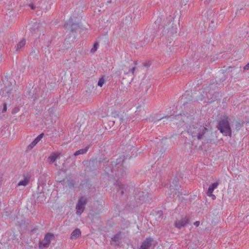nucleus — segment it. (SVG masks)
Here are the masks:
<instances>
[{"instance_id": "1", "label": "nucleus", "mask_w": 249, "mask_h": 249, "mask_svg": "<svg viewBox=\"0 0 249 249\" xmlns=\"http://www.w3.org/2000/svg\"><path fill=\"white\" fill-rule=\"evenodd\" d=\"M181 110L179 114L177 115L178 119L180 116L182 117V122L186 123H191L195 120V116L196 113L195 107L191 102H184L181 107Z\"/></svg>"}, {"instance_id": "2", "label": "nucleus", "mask_w": 249, "mask_h": 249, "mask_svg": "<svg viewBox=\"0 0 249 249\" xmlns=\"http://www.w3.org/2000/svg\"><path fill=\"white\" fill-rule=\"evenodd\" d=\"M167 21L164 27V32L169 37L177 36L180 29L179 20L173 16H169L167 18Z\"/></svg>"}, {"instance_id": "3", "label": "nucleus", "mask_w": 249, "mask_h": 249, "mask_svg": "<svg viewBox=\"0 0 249 249\" xmlns=\"http://www.w3.org/2000/svg\"><path fill=\"white\" fill-rule=\"evenodd\" d=\"M209 132L208 128L198 123L190 125L187 128L188 133L198 140L205 138Z\"/></svg>"}, {"instance_id": "4", "label": "nucleus", "mask_w": 249, "mask_h": 249, "mask_svg": "<svg viewBox=\"0 0 249 249\" xmlns=\"http://www.w3.org/2000/svg\"><path fill=\"white\" fill-rule=\"evenodd\" d=\"M230 118L227 115H223L218 122L217 128L224 136H231V129L230 125Z\"/></svg>"}, {"instance_id": "5", "label": "nucleus", "mask_w": 249, "mask_h": 249, "mask_svg": "<svg viewBox=\"0 0 249 249\" xmlns=\"http://www.w3.org/2000/svg\"><path fill=\"white\" fill-rule=\"evenodd\" d=\"M124 160V156L123 158L120 157V158L116 159V161H111V166L115 167L111 170L112 176H114V173L116 177H123L125 175V171L122 167Z\"/></svg>"}, {"instance_id": "6", "label": "nucleus", "mask_w": 249, "mask_h": 249, "mask_svg": "<svg viewBox=\"0 0 249 249\" xmlns=\"http://www.w3.org/2000/svg\"><path fill=\"white\" fill-rule=\"evenodd\" d=\"M224 69L222 70V73L224 74V76L221 78H219L217 82L223 83L225 82L227 79V75L228 74L232 78L233 75L239 74L241 71V66H234L233 67L229 66L226 67L224 66Z\"/></svg>"}, {"instance_id": "7", "label": "nucleus", "mask_w": 249, "mask_h": 249, "mask_svg": "<svg viewBox=\"0 0 249 249\" xmlns=\"http://www.w3.org/2000/svg\"><path fill=\"white\" fill-rule=\"evenodd\" d=\"M137 62L136 61H133L132 60L127 61L125 64L122 65L120 68V71H115V73L118 75L121 73H123L124 74H127L129 73L134 74L136 69V65Z\"/></svg>"}, {"instance_id": "8", "label": "nucleus", "mask_w": 249, "mask_h": 249, "mask_svg": "<svg viewBox=\"0 0 249 249\" xmlns=\"http://www.w3.org/2000/svg\"><path fill=\"white\" fill-rule=\"evenodd\" d=\"M87 202L88 199L86 196H82L79 198L76 206L77 214H80L84 212Z\"/></svg>"}, {"instance_id": "9", "label": "nucleus", "mask_w": 249, "mask_h": 249, "mask_svg": "<svg viewBox=\"0 0 249 249\" xmlns=\"http://www.w3.org/2000/svg\"><path fill=\"white\" fill-rule=\"evenodd\" d=\"M124 121V119L122 115H120L116 112H112L111 116L109 118V122L111 123L112 126H113L115 124H121Z\"/></svg>"}, {"instance_id": "10", "label": "nucleus", "mask_w": 249, "mask_h": 249, "mask_svg": "<svg viewBox=\"0 0 249 249\" xmlns=\"http://www.w3.org/2000/svg\"><path fill=\"white\" fill-rule=\"evenodd\" d=\"M46 24L41 22H36L34 24L31 28V30L33 33L39 34L40 35L41 33L43 31L45 27Z\"/></svg>"}, {"instance_id": "11", "label": "nucleus", "mask_w": 249, "mask_h": 249, "mask_svg": "<svg viewBox=\"0 0 249 249\" xmlns=\"http://www.w3.org/2000/svg\"><path fill=\"white\" fill-rule=\"evenodd\" d=\"M54 238V236L53 233H47L45 235L42 242H40L39 245L40 249L48 247L52 240Z\"/></svg>"}, {"instance_id": "12", "label": "nucleus", "mask_w": 249, "mask_h": 249, "mask_svg": "<svg viewBox=\"0 0 249 249\" xmlns=\"http://www.w3.org/2000/svg\"><path fill=\"white\" fill-rule=\"evenodd\" d=\"M207 97L208 99V102L212 103L219 99V93L218 92L214 91L213 90L209 91L207 94Z\"/></svg>"}, {"instance_id": "13", "label": "nucleus", "mask_w": 249, "mask_h": 249, "mask_svg": "<svg viewBox=\"0 0 249 249\" xmlns=\"http://www.w3.org/2000/svg\"><path fill=\"white\" fill-rule=\"evenodd\" d=\"M189 217L185 216L179 220L176 221L174 223V225L176 228L180 229L189 223Z\"/></svg>"}, {"instance_id": "14", "label": "nucleus", "mask_w": 249, "mask_h": 249, "mask_svg": "<svg viewBox=\"0 0 249 249\" xmlns=\"http://www.w3.org/2000/svg\"><path fill=\"white\" fill-rule=\"evenodd\" d=\"M153 239L151 238H147L142 243L140 249H149L152 245V242Z\"/></svg>"}, {"instance_id": "15", "label": "nucleus", "mask_w": 249, "mask_h": 249, "mask_svg": "<svg viewBox=\"0 0 249 249\" xmlns=\"http://www.w3.org/2000/svg\"><path fill=\"white\" fill-rule=\"evenodd\" d=\"M11 87V84L10 85V84H8V87H6L3 89H1L0 91V94L3 96H9L11 93L12 89Z\"/></svg>"}, {"instance_id": "16", "label": "nucleus", "mask_w": 249, "mask_h": 249, "mask_svg": "<svg viewBox=\"0 0 249 249\" xmlns=\"http://www.w3.org/2000/svg\"><path fill=\"white\" fill-rule=\"evenodd\" d=\"M122 232L119 231L117 234L114 235L113 237L111 238L112 241H113L114 242H118V243L119 244L120 241L122 240Z\"/></svg>"}, {"instance_id": "17", "label": "nucleus", "mask_w": 249, "mask_h": 249, "mask_svg": "<svg viewBox=\"0 0 249 249\" xmlns=\"http://www.w3.org/2000/svg\"><path fill=\"white\" fill-rule=\"evenodd\" d=\"M180 186L178 184L177 180H174L172 182V184L170 185V191L172 192H174V191H178L179 190Z\"/></svg>"}, {"instance_id": "18", "label": "nucleus", "mask_w": 249, "mask_h": 249, "mask_svg": "<svg viewBox=\"0 0 249 249\" xmlns=\"http://www.w3.org/2000/svg\"><path fill=\"white\" fill-rule=\"evenodd\" d=\"M81 231L79 229H76L71 233V239H76L81 235Z\"/></svg>"}, {"instance_id": "19", "label": "nucleus", "mask_w": 249, "mask_h": 249, "mask_svg": "<svg viewBox=\"0 0 249 249\" xmlns=\"http://www.w3.org/2000/svg\"><path fill=\"white\" fill-rule=\"evenodd\" d=\"M89 148V146H87L85 148H82V149H79V150L76 151L73 154V155L74 156H78L79 155L84 154L86 153L88 151Z\"/></svg>"}, {"instance_id": "20", "label": "nucleus", "mask_w": 249, "mask_h": 249, "mask_svg": "<svg viewBox=\"0 0 249 249\" xmlns=\"http://www.w3.org/2000/svg\"><path fill=\"white\" fill-rule=\"evenodd\" d=\"M58 155L56 153L52 154L49 157L48 160H49V163L52 164L56 160Z\"/></svg>"}, {"instance_id": "21", "label": "nucleus", "mask_w": 249, "mask_h": 249, "mask_svg": "<svg viewBox=\"0 0 249 249\" xmlns=\"http://www.w3.org/2000/svg\"><path fill=\"white\" fill-rule=\"evenodd\" d=\"M245 123L244 121L241 122L236 121L235 124V129L237 131H239L244 126Z\"/></svg>"}, {"instance_id": "22", "label": "nucleus", "mask_w": 249, "mask_h": 249, "mask_svg": "<svg viewBox=\"0 0 249 249\" xmlns=\"http://www.w3.org/2000/svg\"><path fill=\"white\" fill-rule=\"evenodd\" d=\"M205 7H210L213 6L214 0H202Z\"/></svg>"}, {"instance_id": "23", "label": "nucleus", "mask_w": 249, "mask_h": 249, "mask_svg": "<svg viewBox=\"0 0 249 249\" xmlns=\"http://www.w3.org/2000/svg\"><path fill=\"white\" fill-rule=\"evenodd\" d=\"M29 178L28 177H26V178H25L23 180H20L18 183V186H21V185L26 186L29 183Z\"/></svg>"}, {"instance_id": "24", "label": "nucleus", "mask_w": 249, "mask_h": 249, "mask_svg": "<svg viewBox=\"0 0 249 249\" xmlns=\"http://www.w3.org/2000/svg\"><path fill=\"white\" fill-rule=\"evenodd\" d=\"M115 184L118 186V187L119 188V189H122V191L121 192V195H124V185L122 184L121 183V182L119 181V180H116V182L115 183Z\"/></svg>"}, {"instance_id": "25", "label": "nucleus", "mask_w": 249, "mask_h": 249, "mask_svg": "<svg viewBox=\"0 0 249 249\" xmlns=\"http://www.w3.org/2000/svg\"><path fill=\"white\" fill-rule=\"evenodd\" d=\"M26 40L23 38L17 45V51L23 48L25 45Z\"/></svg>"}, {"instance_id": "26", "label": "nucleus", "mask_w": 249, "mask_h": 249, "mask_svg": "<svg viewBox=\"0 0 249 249\" xmlns=\"http://www.w3.org/2000/svg\"><path fill=\"white\" fill-rule=\"evenodd\" d=\"M140 201H142V203L143 202H145L147 200V196L146 194H144L143 193H142V195H140Z\"/></svg>"}, {"instance_id": "27", "label": "nucleus", "mask_w": 249, "mask_h": 249, "mask_svg": "<svg viewBox=\"0 0 249 249\" xmlns=\"http://www.w3.org/2000/svg\"><path fill=\"white\" fill-rule=\"evenodd\" d=\"M218 185V182H214V183H213L212 184H211L209 186L208 190H209L210 191H213L214 189H215L217 187Z\"/></svg>"}, {"instance_id": "28", "label": "nucleus", "mask_w": 249, "mask_h": 249, "mask_svg": "<svg viewBox=\"0 0 249 249\" xmlns=\"http://www.w3.org/2000/svg\"><path fill=\"white\" fill-rule=\"evenodd\" d=\"M213 191H210L209 190H208V191L207 192V195L208 196H210L212 197V198L214 200L216 198L215 196L213 194Z\"/></svg>"}, {"instance_id": "29", "label": "nucleus", "mask_w": 249, "mask_h": 249, "mask_svg": "<svg viewBox=\"0 0 249 249\" xmlns=\"http://www.w3.org/2000/svg\"><path fill=\"white\" fill-rule=\"evenodd\" d=\"M206 14H207V16L208 18L212 17L214 16V10H211L210 11H207Z\"/></svg>"}, {"instance_id": "30", "label": "nucleus", "mask_w": 249, "mask_h": 249, "mask_svg": "<svg viewBox=\"0 0 249 249\" xmlns=\"http://www.w3.org/2000/svg\"><path fill=\"white\" fill-rule=\"evenodd\" d=\"M36 144L35 142H32L27 147V150H31Z\"/></svg>"}, {"instance_id": "31", "label": "nucleus", "mask_w": 249, "mask_h": 249, "mask_svg": "<svg viewBox=\"0 0 249 249\" xmlns=\"http://www.w3.org/2000/svg\"><path fill=\"white\" fill-rule=\"evenodd\" d=\"M105 83V79L103 77H102L99 79L98 82V86H99L100 87H102L103 85V84Z\"/></svg>"}, {"instance_id": "32", "label": "nucleus", "mask_w": 249, "mask_h": 249, "mask_svg": "<svg viewBox=\"0 0 249 249\" xmlns=\"http://www.w3.org/2000/svg\"><path fill=\"white\" fill-rule=\"evenodd\" d=\"M98 46V43L97 42H95L94 44L93 48L91 50V52L94 53L95 51H96Z\"/></svg>"}, {"instance_id": "33", "label": "nucleus", "mask_w": 249, "mask_h": 249, "mask_svg": "<svg viewBox=\"0 0 249 249\" xmlns=\"http://www.w3.org/2000/svg\"><path fill=\"white\" fill-rule=\"evenodd\" d=\"M44 197L45 196L43 194L40 193V195L37 197V201L38 202H40L42 200V199L44 198Z\"/></svg>"}, {"instance_id": "34", "label": "nucleus", "mask_w": 249, "mask_h": 249, "mask_svg": "<svg viewBox=\"0 0 249 249\" xmlns=\"http://www.w3.org/2000/svg\"><path fill=\"white\" fill-rule=\"evenodd\" d=\"M169 119H171V116H165L162 118H160V119H158V120L160 121L161 120H163V122L165 121V120H169Z\"/></svg>"}, {"instance_id": "35", "label": "nucleus", "mask_w": 249, "mask_h": 249, "mask_svg": "<svg viewBox=\"0 0 249 249\" xmlns=\"http://www.w3.org/2000/svg\"><path fill=\"white\" fill-rule=\"evenodd\" d=\"M7 110V104L6 103H4L3 104V109L2 110V113H3L4 112H5Z\"/></svg>"}, {"instance_id": "36", "label": "nucleus", "mask_w": 249, "mask_h": 249, "mask_svg": "<svg viewBox=\"0 0 249 249\" xmlns=\"http://www.w3.org/2000/svg\"><path fill=\"white\" fill-rule=\"evenodd\" d=\"M28 5L31 8V9L32 10H34L36 6L35 5H34V4L33 3H30V4H28Z\"/></svg>"}, {"instance_id": "37", "label": "nucleus", "mask_w": 249, "mask_h": 249, "mask_svg": "<svg viewBox=\"0 0 249 249\" xmlns=\"http://www.w3.org/2000/svg\"><path fill=\"white\" fill-rule=\"evenodd\" d=\"M210 26L212 27V28H213L215 27V25H214V21L213 19L212 21H211V24H210Z\"/></svg>"}, {"instance_id": "38", "label": "nucleus", "mask_w": 249, "mask_h": 249, "mask_svg": "<svg viewBox=\"0 0 249 249\" xmlns=\"http://www.w3.org/2000/svg\"><path fill=\"white\" fill-rule=\"evenodd\" d=\"M244 70H249V63H248L244 67Z\"/></svg>"}, {"instance_id": "39", "label": "nucleus", "mask_w": 249, "mask_h": 249, "mask_svg": "<svg viewBox=\"0 0 249 249\" xmlns=\"http://www.w3.org/2000/svg\"><path fill=\"white\" fill-rule=\"evenodd\" d=\"M44 136V133H41L40 135H39L37 138H38L39 140H41Z\"/></svg>"}, {"instance_id": "40", "label": "nucleus", "mask_w": 249, "mask_h": 249, "mask_svg": "<svg viewBox=\"0 0 249 249\" xmlns=\"http://www.w3.org/2000/svg\"><path fill=\"white\" fill-rule=\"evenodd\" d=\"M199 221H196L195 222H194V224L196 226V227H198L199 225Z\"/></svg>"}, {"instance_id": "41", "label": "nucleus", "mask_w": 249, "mask_h": 249, "mask_svg": "<svg viewBox=\"0 0 249 249\" xmlns=\"http://www.w3.org/2000/svg\"><path fill=\"white\" fill-rule=\"evenodd\" d=\"M40 140L38 139L37 137L34 140V142H35L37 144Z\"/></svg>"}, {"instance_id": "42", "label": "nucleus", "mask_w": 249, "mask_h": 249, "mask_svg": "<svg viewBox=\"0 0 249 249\" xmlns=\"http://www.w3.org/2000/svg\"><path fill=\"white\" fill-rule=\"evenodd\" d=\"M40 140L38 139L37 137L34 140V142H35L37 144Z\"/></svg>"}, {"instance_id": "43", "label": "nucleus", "mask_w": 249, "mask_h": 249, "mask_svg": "<svg viewBox=\"0 0 249 249\" xmlns=\"http://www.w3.org/2000/svg\"><path fill=\"white\" fill-rule=\"evenodd\" d=\"M94 160H90L89 161V165H93L94 164Z\"/></svg>"}, {"instance_id": "44", "label": "nucleus", "mask_w": 249, "mask_h": 249, "mask_svg": "<svg viewBox=\"0 0 249 249\" xmlns=\"http://www.w3.org/2000/svg\"><path fill=\"white\" fill-rule=\"evenodd\" d=\"M144 40L145 41L146 43H148L149 41V39L148 37L147 36V37L146 38H145Z\"/></svg>"}, {"instance_id": "45", "label": "nucleus", "mask_w": 249, "mask_h": 249, "mask_svg": "<svg viewBox=\"0 0 249 249\" xmlns=\"http://www.w3.org/2000/svg\"><path fill=\"white\" fill-rule=\"evenodd\" d=\"M105 171L107 173V174H109V170H108L107 167H106Z\"/></svg>"}, {"instance_id": "46", "label": "nucleus", "mask_w": 249, "mask_h": 249, "mask_svg": "<svg viewBox=\"0 0 249 249\" xmlns=\"http://www.w3.org/2000/svg\"><path fill=\"white\" fill-rule=\"evenodd\" d=\"M144 66L145 67H147L148 66V64L147 63H145L144 64Z\"/></svg>"}, {"instance_id": "47", "label": "nucleus", "mask_w": 249, "mask_h": 249, "mask_svg": "<svg viewBox=\"0 0 249 249\" xmlns=\"http://www.w3.org/2000/svg\"><path fill=\"white\" fill-rule=\"evenodd\" d=\"M245 124H249V121H246V122H245Z\"/></svg>"}, {"instance_id": "48", "label": "nucleus", "mask_w": 249, "mask_h": 249, "mask_svg": "<svg viewBox=\"0 0 249 249\" xmlns=\"http://www.w3.org/2000/svg\"><path fill=\"white\" fill-rule=\"evenodd\" d=\"M108 125H109V126H112V125H111V123H109V121H108Z\"/></svg>"}, {"instance_id": "49", "label": "nucleus", "mask_w": 249, "mask_h": 249, "mask_svg": "<svg viewBox=\"0 0 249 249\" xmlns=\"http://www.w3.org/2000/svg\"><path fill=\"white\" fill-rule=\"evenodd\" d=\"M160 1H161V0H160Z\"/></svg>"}]
</instances>
